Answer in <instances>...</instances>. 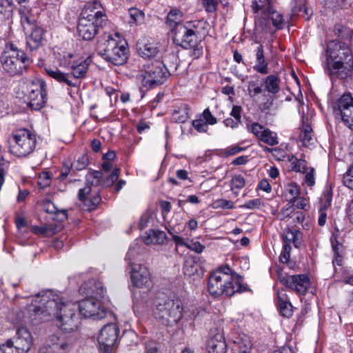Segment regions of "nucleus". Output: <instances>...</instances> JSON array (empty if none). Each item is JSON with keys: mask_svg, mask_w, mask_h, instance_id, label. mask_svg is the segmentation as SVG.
Returning a JSON list of instances; mask_svg holds the SVG:
<instances>
[{"mask_svg": "<svg viewBox=\"0 0 353 353\" xmlns=\"http://www.w3.org/2000/svg\"><path fill=\"white\" fill-rule=\"evenodd\" d=\"M245 185V179L240 174L234 175L231 180V189H242Z\"/></svg>", "mask_w": 353, "mask_h": 353, "instance_id": "obj_51", "label": "nucleus"}, {"mask_svg": "<svg viewBox=\"0 0 353 353\" xmlns=\"http://www.w3.org/2000/svg\"><path fill=\"white\" fill-rule=\"evenodd\" d=\"M27 104L34 110L41 109L46 103V92L43 81L36 79L27 85Z\"/></svg>", "mask_w": 353, "mask_h": 353, "instance_id": "obj_13", "label": "nucleus"}, {"mask_svg": "<svg viewBox=\"0 0 353 353\" xmlns=\"http://www.w3.org/2000/svg\"><path fill=\"white\" fill-rule=\"evenodd\" d=\"M88 163V157L86 154H82L78 158L77 162L74 163L73 166L75 170L81 171L84 170L87 167Z\"/></svg>", "mask_w": 353, "mask_h": 353, "instance_id": "obj_52", "label": "nucleus"}, {"mask_svg": "<svg viewBox=\"0 0 353 353\" xmlns=\"http://www.w3.org/2000/svg\"><path fill=\"white\" fill-rule=\"evenodd\" d=\"M200 116L208 125H214L217 123L216 119L212 114L208 108L205 109Z\"/></svg>", "mask_w": 353, "mask_h": 353, "instance_id": "obj_54", "label": "nucleus"}, {"mask_svg": "<svg viewBox=\"0 0 353 353\" xmlns=\"http://www.w3.org/2000/svg\"><path fill=\"white\" fill-rule=\"evenodd\" d=\"M68 67L70 70L71 75L77 79L83 77L88 70L90 63V59H75L72 54L68 55Z\"/></svg>", "mask_w": 353, "mask_h": 353, "instance_id": "obj_23", "label": "nucleus"}, {"mask_svg": "<svg viewBox=\"0 0 353 353\" xmlns=\"http://www.w3.org/2000/svg\"><path fill=\"white\" fill-rule=\"evenodd\" d=\"M337 117H340L343 123L350 130H353V105L347 110L341 112Z\"/></svg>", "mask_w": 353, "mask_h": 353, "instance_id": "obj_44", "label": "nucleus"}, {"mask_svg": "<svg viewBox=\"0 0 353 353\" xmlns=\"http://www.w3.org/2000/svg\"><path fill=\"white\" fill-rule=\"evenodd\" d=\"M46 73L61 83H65L69 87L77 88L80 85L79 80L72 77L71 72L64 73L58 69H46Z\"/></svg>", "mask_w": 353, "mask_h": 353, "instance_id": "obj_24", "label": "nucleus"}, {"mask_svg": "<svg viewBox=\"0 0 353 353\" xmlns=\"http://www.w3.org/2000/svg\"><path fill=\"white\" fill-rule=\"evenodd\" d=\"M192 125L199 132H206L208 130V125L201 116L192 121Z\"/></svg>", "mask_w": 353, "mask_h": 353, "instance_id": "obj_48", "label": "nucleus"}, {"mask_svg": "<svg viewBox=\"0 0 353 353\" xmlns=\"http://www.w3.org/2000/svg\"><path fill=\"white\" fill-rule=\"evenodd\" d=\"M128 13L130 17L129 21L130 24L138 25L143 22L145 14L141 10L136 8H131L128 10Z\"/></svg>", "mask_w": 353, "mask_h": 353, "instance_id": "obj_43", "label": "nucleus"}, {"mask_svg": "<svg viewBox=\"0 0 353 353\" xmlns=\"http://www.w3.org/2000/svg\"><path fill=\"white\" fill-rule=\"evenodd\" d=\"M262 83L259 79L248 81V93L250 97L254 98L256 96L263 92L264 89H263Z\"/></svg>", "mask_w": 353, "mask_h": 353, "instance_id": "obj_39", "label": "nucleus"}, {"mask_svg": "<svg viewBox=\"0 0 353 353\" xmlns=\"http://www.w3.org/2000/svg\"><path fill=\"white\" fill-rule=\"evenodd\" d=\"M120 173L119 168L114 169L108 176H104L101 171L90 170L87 174V183H90L92 186L109 188L118 180Z\"/></svg>", "mask_w": 353, "mask_h": 353, "instance_id": "obj_18", "label": "nucleus"}, {"mask_svg": "<svg viewBox=\"0 0 353 353\" xmlns=\"http://www.w3.org/2000/svg\"><path fill=\"white\" fill-rule=\"evenodd\" d=\"M189 107L187 104H181L172 113V119L177 123H185L189 117Z\"/></svg>", "mask_w": 353, "mask_h": 353, "instance_id": "obj_37", "label": "nucleus"}, {"mask_svg": "<svg viewBox=\"0 0 353 353\" xmlns=\"http://www.w3.org/2000/svg\"><path fill=\"white\" fill-rule=\"evenodd\" d=\"M26 37L27 46L30 50L37 48L41 44L43 39V30L39 24L30 28L29 30H23Z\"/></svg>", "mask_w": 353, "mask_h": 353, "instance_id": "obj_26", "label": "nucleus"}, {"mask_svg": "<svg viewBox=\"0 0 353 353\" xmlns=\"http://www.w3.org/2000/svg\"><path fill=\"white\" fill-rule=\"evenodd\" d=\"M183 307L179 299L158 298L155 301L154 314L163 324L176 323L183 316Z\"/></svg>", "mask_w": 353, "mask_h": 353, "instance_id": "obj_6", "label": "nucleus"}, {"mask_svg": "<svg viewBox=\"0 0 353 353\" xmlns=\"http://www.w3.org/2000/svg\"><path fill=\"white\" fill-rule=\"evenodd\" d=\"M208 290L214 297L221 296H231L235 293H241L248 290L243 283V278L229 268L221 267L212 272L208 281Z\"/></svg>", "mask_w": 353, "mask_h": 353, "instance_id": "obj_3", "label": "nucleus"}, {"mask_svg": "<svg viewBox=\"0 0 353 353\" xmlns=\"http://www.w3.org/2000/svg\"><path fill=\"white\" fill-rule=\"evenodd\" d=\"M294 211V201H289L279 212L276 214V219L280 221L285 220L287 217H290V214Z\"/></svg>", "mask_w": 353, "mask_h": 353, "instance_id": "obj_46", "label": "nucleus"}, {"mask_svg": "<svg viewBox=\"0 0 353 353\" xmlns=\"http://www.w3.org/2000/svg\"><path fill=\"white\" fill-rule=\"evenodd\" d=\"M350 105H353V97L350 93L343 94L333 104V111L337 117L343 111L347 110Z\"/></svg>", "mask_w": 353, "mask_h": 353, "instance_id": "obj_30", "label": "nucleus"}, {"mask_svg": "<svg viewBox=\"0 0 353 353\" xmlns=\"http://www.w3.org/2000/svg\"><path fill=\"white\" fill-rule=\"evenodd\" d=\"M80 292L88 297L101 300L104 297L106 291L101 281L92 279L81 286Z\"/></svg>", "mask_w": 353, "mask_h": 353, "instance_id": "obj_22", "label": "nucleus"}, {"mask_svg": "<svg viewBox=\"0 0 353 353\" xmlns=\"http://www.w3.org/2000/svg\"><path fill=\"white\" fill-rule=\"evenodd\" d=\"M172 39L174 44L183 49H192L191 56L198 59L203 54V48L199 46L201 40L199 36L183 24H178L171 30Z\"/></svg>", "mask_w": 353, "mask_h": 353, "instance_id": "obj_9", "label": "nucleus"}, {"mask_svg": "<svg viewBox=\"0 0 353 353\" xmlns=\"http://www.w3.org/2000/svg\"><path fill=\"white\" fill-rule=\"evenodd\" d=\"M314 172L315 170L314 168H310L308 170L305 172V182L308 186H313L315 183Z\"/></svg>", "mask_w": 353, "mask_h": 353, "instance_id": "obj_59", "label": "nucleus"}, {"mask_svg": "<svg viewBox=\"0 0 353 353\" xmlns=\"http://www.w3.org/2000/svg\"><path fill=\"white\" fill-rule=\"evenodd\" d=\"M169 75L165 65L155 61L144 65L137 79L143 87L150 89L162 85Z\"/></svg>", "mask_w": 353, "mask_h": 353, "instance_id": "obj_8", "label": "nucleus"}, {"mask_svg": "<svg viewBox=\"0 0 353 353\" xmlns=\"http://www.w3.org/2000/svg\"><path fill=\"white\" fill-rule=\"evenodd\" d=\"M12 0H0V16L3 19L9 18L12 12Z\"/></svg>", "mask_w": 353, "mask_h": 353, "instance_id": "obj_45", "label": "nucleus"}, {"mask_svg": "<svg viewBox=\"0 0 353 353\" xmlns=\"http://www.w3.org/2000/svg\"><path fill=\"white\" fill-rule=\"evenodd\" d=\"M312 137L313 132L310 125L307 124H303L302 130L299 137V140L303 143V144L305 146L309 147L311 145Z\"/></svg>", "mask_w": 353, "mask_h": 353, "instance_id": "obj_40", "label": "nucleus"}, {"mask_svg": "<svg viewBox=\"0 0 353 353\" xmlns=\"http://www.w3.org/2000/svg\"><path fill=\"white\" fill-rule=\"evenodd\" d=\"M273 0H254L252 5L254 12L258 13L270 10L272 8V3Z\"/></svg>", "mask_w": 353, "mask_h": 353, "instance_id": "obj_42", "label": "nucleus"}, {"mask_svg": "<svg viewBox=\"0 0 353 353\" xmlns=\"http://www.w3.org/2000/svg\"><path fill=\"white\" fill-rule=\"evenodd\" d=\"M143 238L147 245L163 244L166 239V234L159 230H150L145 233Z\"/></svg>", "mask_w": 353, "mask_h": 353, "instance_id": "obj_32", "label": "nucleus"}, {"mask_svg": "<svg viewBox=\"0 0 353 353\" xmlns=\"http://www.w3.org/2000/svg\"><path fill=\"white\" fill-rule=\"evenodd\" d=\"M263 97L264 101L259 104V108L261 111H265L269 110L273 105L274 97L270 94H263Z\"/></svg>", "mask_w": 353, "mask_h": 353, "instance_id": "obj_50", "label": "nucleus"}, {"mask_svg": "<svg viewBox=\"0 0 353 353\" xmlns=\"http://www.w3.org/2000/svg\"><path fill=\"white\" fill-rule=\"evenodd\" d=\"M234 343L236 345L241 353H248L252 346L250 336L245 334H241L236 336Z\"/></svg>", "mask_w": 353, "mask_h": 353, "instance_id": "obj_36", "label": "nucleus"}, {"mask_svg": "<svg viewBox=\"0 0 353 353\" xmlns=\"http://www.w3.org/2000/svg\"><path fill=\"white\" fill-rule=\"evenodd\" d=\"M241 111L242 108L239 105H234L232 111L230 112V115L234 117L236 120L240 121L241 123Z\"/></svg>", "mask_w": 353, "mask_h": 353, "instance_id": "obj_63", "label": "nucleus"}, {"mask_svg": "<svg viewBox=\"0 0 353 353\" xmlns=\"http://www.w3.org/2000/svg\"><path fill=\"white\" fill-rule=\"evenodd\" d=\"M256 23L270 33L283 29L285 25L283 17L273 8L262 12L256 19Z\"/></svg>", "mask_w": 353, "mask_h": 353, "instance_id": "obj_15", "label": "nucleus"}, {"mask_svg": "<svg viewBox=\"0 0 353 353\" xmlns=\"http://www.w3.org/2000/svg\"><path fill=\"white\" fill-rule=\"evenodd\" d=\"M326 59L323 68L332 80L344 79L349 77L353 68V54L349 46L343 41H330L326 48Z\"/></svg>", "mask_w": 353, "mask_h": 353, "instance_id": "obj_2", "label": "nucleus"}, {"mask_svg": "<svg viewBox=\"0 0 353 353\" xmlns=\"http://www.w3.org/2000/svg\"><path fill=\"white\" fill-rule=\"evenodd\" d=\"M209 353H226L227 345L223 334L218 332L211 336L207 343Z\"/></svg>", "mask_w": 353, "mask_h": 353, "instance_id": "obj_25", "label": "nucleus"}, {"mask_svg": "<svg viewBox=\"0 0 353 353\" xmlns=\"http://www.w3.org/2000/svg\"><path fill=\"white\" fill-rule=\"evenodd\" d=\"M187 248L196 253H201L205 247L199 241H190L188 243Z\"/></svg>", "mask_w": 353, "mask_h": 353, "instance_id": "obj_61", "label": "nucleus"}, {"mask_svg": "<svg viewBox=\"0 0 353 353\" xmlns=\"http://www.w3.org/2000/svg\"><path fill=\"white\" fill-rule=\"evenodd\" d=\"M119 332V328L115 323H109L102 327L97 341L103 353H112L113 347L118 341Z\"/></svg>", "mask_w": 353, "mask_h": 353, "instance_id": "obj_14", "label": "nucleus"}, {"mask_svg": "<svg viewBox=\"0 0 353 353\" xmlns=\"http://www.w3.org/2000/svg\"><path fill=\"white\" fill-rule=\"evenodd\" d=\"M42 208L46 213L54 215V220L63 222L68 219L67 210H59L50 200H44L42 202Z\"/></svg>", "mask_w": 353, "mask_h": 353, "instance_id": "obj_29", "label": "nucleus"}, {"mask_svg": "<svg viewBox=\"0 0 353 353\" xmlns=\"http://www.w3.org/2000/svg\"><path fill=\"white\" fill-rule=\"evenodd\" d=\"M37 231L40 234H44L46 236H50L56 232V229L52 228V226L46 225L38 228Z\"/></svg>", "mask_w": 353, "mask_h": 353, "instance_id": "obj_62", "label": "nucleus"}, {"mask_svg": "<svg viewBox=\"0 0 353 353\" xmlns=\"http://www.w3.org/2000/svg\"><path fill=\"white\" fill-rule=\"evenodd\" d=\"M286 190L292 196L290 201H294V203L296 201V197L300 194V190L298 185L296 183H290L288 185Z\"/></svg>", "mask_w": 353, "mask_h": 353, "instance_id": "obj_53", "label": "nucleus"}, {"mask_svg": "<svg viewBox=\"0 0 353 353\" xmlns=\"http://www.w3.org/2000/svg\"><path fill=\"white\" fill-rule=\"evenodd\" d=\"M343 184L350 189H353V163L349 167L343 177Z\"/></svg>", "mask_w": 353, "mask_h": 353, "instance_id": "obj_49", "label": "nucleus"}, {"mask_svg": "<svg viewBox=\"0 0 353 353\" xmlns=\"http://www.w3.org/2000/svg\"><path fill=\"white\" fill-rule=\"evenodd\" d=\"M21 24L23 30H29L39 24V14L37 9L32 8L26 5H22L19 8Z\"/></svg>", "mask_w": 353, "mask_h": 353, "instance_id": "obj_21", "label": "nucleus"}, {"mask_svg": "<svg viewBox=\"0 0 353 353\" xmlns=\"http://www.w3.org/2000/svg\"><path fill=\"white\" fill-rule=\"evenodd\" d=\"M256 60L255 64L253 66V69L255 72L261 74H267L269 73L268 68V61L266 60L265 57V52L263 46L262 45H259L256 50Z\"/></svg>", "mask_w": 353, "mask_h": 353, "instance_id": "obj_28", "label": "nucleus"}, {"mask_svg": "<svg viewBox=\"0 0 353 353\" xmlns=\"http://www.w3.org/2000/svg\"><path fill=\"white\" fill-rule=\"evenodd\" d=\"M202 5L208 12H214L218 6V0H202Z\"/></svg>", "mask_w": 353, "mask_h": 353, "instance_id": "obj_55", "label": "nucleus"}, {"mask_svg": "<svg viewBox=\"0 0 353 353\" xmlns=\"http://www.w3.org/2000/svg\"><path fill=\"white\" fill-rule=\"evenodd\" d=\"M250 131L259 140L269 145L273 146L279 143L276 133L270 130L258 123H254L252 124Z\"/></svg>", "mask_w": 353, "mask_h": 353, "instance_id": "obj_20", "label": "nucleus"}, {"mask_svg": "<svg viewBox=\"0 0 353 353\" xmlns=\"http://www.w3.org/2000/svg\"><path fill=\"white\" fill-rule=\"evenodd\" d=\"M278 279L285 287L292 290L299 295L305 294L310 284V279L305 274L289 275L279 272Z\"/></svg>", "mask_w": 353, "mask_h": 353, "instance_id": "obj_16", "label": "nucleus"}, {"mask_svg": "<svg viewBox=\"0 0 353 353\" xmlns=\"http://www.w3.org/2000/svg\"><path fill=\"white\" fill-rule=\"evenodd\" d=\"M17 350L21 353H27L31 348L32 337L28 330L23 326L19 327L16 332V336L10 339Z\"/></svg>", "mask_w": 353, "mask_h": 353, "instance_id": "obj_19", "label": "nucleus"}, {"mask_svg": "<svg viewBox=\"0 0 353 353\" xmlns=\"http://www.w3.org/2000/svg\"><path fill=\"white\" fill-rule=\"evenodd\" d=\"M139 54L143 58H152L155 57L159 52L158 44L154 42H147L139 43Z\"/></svg>", "mask_w": 353, "mask_h": 353, "instance_id": "obj_34", "label": "nucleus"}, {"mask_svg": "<svg viewBox=\"0 0 353 353\" xmlns=\"http://www.w3.org/2000/svg\"><path fill=\"white\" fill-rule=\"evenodd\" d=\"M332 249L334 252L333 263H336L338 265H341L344 256V247L342 243H341L337 236L333 235L330 239Z\"/></svg>", "mask_w": 353, "mask_h": 353, "instance_id": "obj_33", "label": "nucleus"}, {"mask_svg": "<svg viewBox=\"0 0 353 353\" xmlns=\"http://www.w3.org/2000/svg\"><path fill=\"white\" fill-rule=\"evenodd\" d=\"M96 50L101 57L114 65L124 64L128 59L126 48L110 35L99 39Z\"/></svg>", "mask_w": 353, "mask_h": 353, "instance_id": "obj_5", "label": "nucleus"}, {"mask_svg": "<svg viewBox=\"0 0 353 353\" xmlns=\"http://www.w3.org/2000/svg\"><path fill=\"white\" fill-rule=\"evenodd\" d=\"M277 306L281 315L290 318L293 314V306L284 289L277 290Z\"/></svg>", "mask_w": 353, "mask_h": 353, "instance_id": "obj_27", "label": "nucleus"}, {"mask_svg": "<svg viewBox=\"0 0 353 353\" xmlns=\"http://www.w3.org/2000/svg\"><path fill=\"white\" fill-rule=\"evenodd\" d=\"M263 205V203L260 199H255L250 200L242 205L241 207L247 209H256L259 208Z\"/></svg>", "mask_w": 353, "mask_h": 353, "instance_id": "obj_57", "label": "nucleus"}, {"mask_svg": "<svg viewBox=\"0 0 353 353\" xmlns=\"http://www.w3.org/2000/svg\"><path fill=\"white\" fill-rule=\"evenodd\" d=\"M106 17L101 11L90 8L84 9L79 18L77 31L84 40H92L98 33L99 29L103 26Z\"/></svg>", "mask_w": 353, "mask_h": 353, "instance_id": "obj_7", "label": "nucleus"}, {"mask_svg": "<svg viewBox=\"0 0 353 353\" xmlns=\"http://www.w3.org/2000/svg\"><path fill=\"white\" fill-rule=\"evenodd\" d=\"M187 29H190L192 32H195V35L198 36L200 34L199 29L205 28L206 22L203 20L187 21L183 24Z\"/></svg>", "mask_w": 353, "mask_h": 353, "instance_id": "obj_47", "label": "nucleus"}, {"mask_svg": "<svg viewBox=\"0 0 353 353\" xmlns=\"http://www.w3.org/2000/svg\"><path fill=\"white\" fill-rule=\"evenodd\" d=\"M292 169L294 171L305 173L308 170V168L306 166V162L304 160L296 159V161L292 163Z\"/></svg>", "mask_w": 353, "mask_h": 353, "instance_id": "obj_56", "label": "nucleus"}, {"mask_svg": "<svg viewBox=\"0 0 353 353\" xmlns=\"http://www.w3.org/2000/svg\"><path fill=\"white\" fill-rule=\"evenodd\" d=\"M77 310L85 318H92L95 320L103 319L106 315V310L102 306L101 300L88 297L82 300L77 305Z\"/></svg>", "mask_w": 353, "mask_h": 353, "instance_id": "obj_17", "label": "nucleus"}, {"mask_svg": "<svg viewBox=\"0 0 353 353\" xmlns=\"http://www.w3.org/2000/svg\"><path fill=\"white\" fill-rule=\"evenodd\" d=\"M294 208L307 210L309 208V203L307 200L303 197H296V201L294 203Z\"/></svg>", "mask_w": 353, "mask_h": 353, "instance_id": "obj_60", "label": "nucleus"}, {"mask_svg": "<svg viewBox=\"0 0 353 353\" xmlns=\"http://www.w3.org/2000/svg\"><path fill=\"white\" fill-rule=\"evenodd\" d=\"M74 338L71 335L60 332L51 335L47 344L41 347L38 353L65 352L71 350Z\"/></svg>", "mask_w": 353, "mask_h": 353, "instance_id": "obj_12", "label": "nucleus"}, {"mask_svg": "<svg viewBox=\"0 0 353 353\" xmlns=\"http://www.w3.org/2000/svg\"><path fill=\"white\" fill-rule=\"evenodd\" d=\"M134 252V248L131 247L125 256V259L129 261V266L131 268L132 283L134 286L137 288L148 289L152 284L151 274L145 266L132 262Z\"/></svg>", "mask_w": 353, "mask_h": 353, "instance_id": "obj_11", "label": "nucleus"}, {"mask_svg": "<svg viewBox=\"0 0 353 353\" xmlns=\"http://www.w3.org/2000/svg\"><path fill=\"white\" fill-rule=\"evenodd\" d=\"M199 268V264L194 259L189 258L185 260L183 270L185 275L190 277L197 274Z\"/></svg>", "mask_w": 353, "mask_h": 353, "instance_id": "obj_38", "label": "nucleus"}, {"mask_svg": "<svg viewBox=\"0 0 353 353\" xmlns=\"http://www.w3.org/2000/svg\"><path fill=\"white\" fill-rule=\"evenodd\" d=\"M182 12L176 9L172 10L170 11L167 16V24L171 28H175L178 24H182L181 23L182 19Z\"/></svg>", "mask_w": 353, "mask_h": 353, "instance_id": "obj_41", "label": "nucleus"}, {"mask_svg": "<svg viewBox=\"0 0 353 353\" xmlns=\"http://www.w3.org/2000/svg\"><path fill=\"white\" fill-rule=\"evenodd\" d=\"M91 186H92L90 183H85V186L83 188H81L78 192V197L79 200L81 201H85L87 196L91 192Z\"/></svg>", "mask_w": 353, "mask_h": 353, "instance_id": "obj_58", "label": "nucleus"}, {"mask_svg": "<svg viewBox=\"0 0 353 353\" xmlns=\"http://www.w3.org/2000/svg\"><path fill=\"white\" fill-rule=\"evenodd\" d=\"M36 305L34 311L37 314L44 316H55L60 323L59 326L62 330L67 332L75 331L80 323L79 318L77 314V304L73 302H65L62 299L54 295L52 291H45L39 293L34 299Z\"/></svg>", "mask_w": 353, "mask_h": 353, "instance_id": "obj_1", "label": "nucleus"}, {"mask_svg": "<svg viewBox=\"0 0 353 353\" xmlns=\"http://www.w3.org/2000/svg\"><path fill=\"white\" fill-rule=\"evenodd\" d=\"M280 78L275 74H270L263 78L264 91L268 92L270 95L276 94L280 91Z\"/></svg>", "mask_w": 353, "mask_h": 353, "instance_id": "obj_31", "label": "nucleus"}, {"mask_svg": "<svg viewBox=\"0 0 353 353\" xmlns=\"http://www.w3.org/2000/svg\"><path fill=\"white\" fill-rule=\"evenodd\" d=\"M0 61L3 70L11 76L22 74L31 63L25 52L12 43L6 44Z\"/></svg>", "mask_w": 353, "mask_h": 353, "instance_id": "obj_4", "label": "nucleus"}, {"mask_svg": "<svg viewBox=\"0 0 353 353\" xmlns=\"http://www.w3.org/2000/svg\"><path fill=\"white\" fill-rule=\"evenodd\" d=\"M302 234L299 230L286 228L283 231L284 242L292 243L295 248H299L301 244Z\"/></svg>", "mask_w": 353, "mask_h": 353, "instance_id": "obj_35", "label": "nucleus"}, {"mask_svg": "<svg viewBox=\"0 0 353 353\" xmlns=\"http://www.w3.org/2000/svg\"><path fill=\"white\" fill-rule=\"evenodd\" d=\"M36 136L27 129L16 131L8 140L10 152L19 157H27L36 147Z\"/></svg>", "mask_w": 353, "mask_h": 353, "instance_id": "obj_10", "label": "nucleus"}, {"mask_svg": "<svg viewBox=\"0 0 353 353\" xmlns=\"http://www.w3.org/2000/svg\"><path fill=\"white\" fill-rule=\"evenodd\" d=\"M39 184L43 186H47L50 183V176L48 172H42L39 175Z\"/></svg>", "mask_w": 353, "mask_h": 353, "instance_id": "obj_64", "label": "nucleus"}]
</instances>
